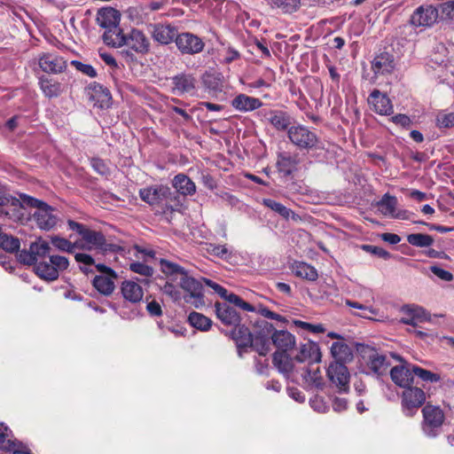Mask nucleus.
I'll return each instance as SVG.
<instances>
[{
  "instance_id": "nucleus-48",
  "label": "nucleus",
  "mask_w": 454,
  "mask_h": 454,
  "mask_svg": "<svg viewBox=\"0 0 454 454\" xmlns=\"http://www.w3.org/2000/svg\"><path fill=\"white\" fill-rule=\"evenodd\" d=\"M20 246L19 239L3 233L0 240V247L8 252H14L20 248Z\"/></svg>"
},
{
  "instance_id": "nucleus-36",
  "label": "nucleus",
  "mask_w": 454,
  "mask_h": 454,
  "mask_svg": "<svg viewBox=\"0 0 454 454\" xmlns=\"http://www.w3.org/2000/svg\"><path fill=\"white\" fill-rule=\"evenodd\" d=\"M35 271L40 278L47 281H53L59 278V272L50 262H41L35 264Z\"/></svg>"
},
{
  "instance_id": "nucleus-50",
  "label": "nucleus",
  "mask_w": 454,
  "mask_h": 454,
  "mask_svg": "<svg viewBox=\"0 0 454 454\" xmlns=\"http://www.w3.org/2000/svg\"><path fill=\"white\" fill-rule=\"evenodd\" d=\"M345 303L347 306H348L350 308H355V309H360L361 313H357L356 315L360 316L362 317L372 318L369 314H372V315L377 314L376 309L371 306H367V305H364V304H362V303H359L356 301H352L350 300H346Z\"/></svg>"
},
{
  "instance_id": "nucleus-7",
  "label": "nucleus",
  "mask_w": 454,
  "mask_h": 454,
  "mask_svg": "<svg viewBox=\"0 0 454 454\" xmlns=\"http://www.w3.org/2000/svg\"><path fill=\"white\" fill-rule=\"evenodd\" d=\"M170 195V189L164 185H152L139 191V196L143 201L154 207L157 211L160 209L162 213L166 212L164 206L167 207V201Z\"/></svg>"
},
{
  "instance_id": "nucleus-12",
  "label": "nucleus",
  "mask_w": 454,
  "mask_h": 454,
  "mask_svg": "<svg viewBox=\"0 0 454 454\" xmlns=\"http://www.w3.org/2000/svg\"><path fill=\"white\" fill-rule=\"evenodd\" d=\"M439 17V12L432 5L420 6L411 17V23L415 27H430Z\"/></svg>"
},
{
  "instance_id": "nucleus-14",
  "label": "nucleus",
  "mask_w": 454,
  "mask_h": 454,
  "mask_svg": "<svg viewBox=\"0 0 454 454\" xmlns=\"http://www.w3.org/2000/svg\"><path fill=\"white\" fill-rule=\"evenodd\" d=\"M390 376L395 384L401 387H410L413 382V364L404 363L394 366L390 370Z\"/></svg>"
},
{
  "instance_id": "nucleus-13",
  "label": "nucleus",
  "mask_w": 454,
  "mask_h": 454,
  "mask_svg": "<svg viewBox=\"0 0 454 454\" xmlns=\"http://www.w3.org/2000/svg\"><path fill=\"white\" fill-rule=\"evenodd\" d=\"M403 316L401 317L400 322L411 325L418 326L420 323L430 321V315L422 308L416 305H405L402 308Z\"/></svg>"
},
{
  "instance_id": "nucleus-16",
  "label": "nucleus",
  "mask_w": 454,
  "mask_h": 454,
  "mask_svg": "<svg viewBox=\"0 0 454 454\" xmlns=\"http://www.w3.org/2000/svg\"><path fill=\"white\" fill-rule=\"evenodd\" d=\"M300 159L297 154L283 152L278 154L276 165L280 173L288 176L297 171Z\"/></svg>"
},
{
  "instance_id": "nucleus-59",
  "label": "nucleus",
  "mask_w": 454,
  "mask_h": 454,
  "mask_svg": "<svg viewBox=\"0 0 454 454\" xmlns=\"http://www.w3.org/2000/svg\"><path fill=\"white\" fill-rule=\"evenodd\" d=\"M430 270L437 276L440 279L443 281H452L453 280V274L450 271H448L446 270H443L437 265H433L430 267Z\"/></svg>"
},
{
  "instance_id": "nucleus-34",
  "label": "nucleus",
  "mask_w": 454,
  "mask_h": 454,
  "mask_svg": "<svg viewBox=\"0 0 454 454\" xmlns=\"http://www.w3.org/2000/svg\"><path fill=\"white\" fill-rule=\"evenodd\" d=\"M173 90L178 93H188L195 88V79L191 75L182 74L173 78Z\"/></svg>"
},
{
  "instance_id": "nucleus-62",
  "label": "nucleus",
  "mask_w": 454,
  "mask_h": 454,
  "mask_svg": "<svg viewBox=\"0 0 454 454\" xmlns=\"http://www.w3.org/2000/svg\"><path fill=\"white\" fill-rule=\"evenodd\" d=\"M364 249L385 260L391 257V254L387 251L379 247L367 245L364 246Z\"/></svg>"
},
{
  "instance_id": "nucleus-15",
  "label": "nucleus",
  "mask_w": 454,
  "mask_h": 454,
  "mask_svg": "<svg viewBox=\"0 0 454 454\" xmlns=\"http://www.w3.org/2000/svg\"><path fill=\"white\" fill-rule=\"evenodd\" d=\"M371 108L380 115H390L393 113V105L386 94L379 90L372 91L368 98Z\"/></svg>"
},
{
  "instance_id": "nucleus-41",
  "label": "nucleus",
  "mask_w": 454,
  "mask_h": 454,
  "mask_svg": "<svg viewBox=\"0 0 454 454\" xmlns=\"http://www.w3.org/2000/svg\"><path fill=\"white\" fill-rule=\"evenodd\" d=\"M188 321L193 327L200 331H207L212 325L210 318L195 311L190 313Z\"/></svg>"
},
{
  "instance_id": "nucleus-20",
  "label": "nucleus",
  "mask_w": 454,
  "mask_h": 454,
  "mask_svg": "<svg viewBox=\"0 0 454 454\" xmlns=\"http://www.w3.org/2000/svg\"><path fill=\"white\" fill-rule=\"evenodd\" d=\"M217 318L225 325H236L240 323L239 314L227 303L215 304Z\"/></svg>"
},
{
  "instance_id": "nucleus-38",
  "label": "nucleus",
  "mask_w": 454,
  "mask_h": 454,
  "mask_svg": "<svg viewBox=\"0 0 454 454\" xmlns=\"http://www.w3.org/2000/svg\"><path fill=\"white\" fill-rule=\"evenodd\" d=\"M273 364L282 373H288L293 370V362L286 352H275Z\"/></svg>"
},
{
  "instance_id": "nucleus-61",
  "label": "nucleus",
  "mask_w": 454,
  "mask_h": 454,
  "mask_svg": "<svg viewBox=\"0 0 454 454\" xmlns=\"http://www.w3.org/2000/svg\"><path fill=\"white\" fill-rule=\"evenodd\" d=\"M90 164L94 170L102 176L107 175L109 173L107 165L101 159L93 158L90 160Z\"/></svg>"
},
{
  "instance_id": "nucleus-37",
  "label": "nucleus",
  "mask_w": 454,
  "mask_h": 454,
  "mask_svg": "<svg viewBox=\"0 0 454 454\" xmlns=\"http://www.w3.org/2000/svg\"><path fill=\"white\" fill-rule=\"evenodd\" d=\"M379 211L386 216H394L397 207V199L395 196L385 194L377 203Z\"/></svg>"
},
{
  "instance_id": "nucleus-33",
  "label": "nucleus",
  "mask_w": 454,
  "mask_h": 454,
  "mask_svg": "<svg viewBox=\"0 0 454 454\" xmlns=\"http://www.w3.org/2000/svg\"><path fill=\"white\" fill-rule=\"evenodd\" d=\"M126 35H124L119 26L105 31L103 41L106 44L113 47H121L125 44Z\"/></svg>"
},
{
  "instance_id": "nucleus-44",
  "label": "nucleus",
  "mask_w": 454,
  "mask_h": 454,
  "mask_svg": "<svg viewBox=\"0 0 454 454\" xmlns=\"http://www.w3.org/2000/svg\"><path fill=\"white\" fill-rule=\"evenodd\" d=\"M263 205L266 206L267 207L270 208L274 212L278 213V215H280L282 217H284L286 219H288L291 216L293 218H294V216H295V214L291 209L287 208L281 203L277 202L271 199H264Z\"/></svg>"
},
{
  "instance_id": "nucleus-42",
  "label": "nucleus",
  "mask_w": 454,
  "mask_h": 454,
  "mask_svg": "<svg viewBox=\"0 0 454 454\" xmlns=\"http://www.w3.org/2000/svg\"><path fill=\"white\" fill-rule=\"evenodd\" d=\"M317 363H310L309 367L306 369L303 378L307 382H309L316 387H321L323 385V379L319 371V367L317 365Z\"/></svg>"
},
{
  "instance_id": "nucleus-54",
  "label": "nucleus",
  "mask_w": 454,
  "mask_h": 454,
  "mask_svg": "<svg viewBox=\"0 0 454 454\" xmlns=\"http://www.w3.org/2000/svg\"><path fill=\"white\" fill-rule=\"evenodd\" d=\"M439 15L444 20L454 21V1L442 4Z\"/></svg>"
},
{
  "instance_id": "nucleus-22",
  "label": "nucleus",
  "mask_w": 454,
  "mask_h": 454,
  "mask_svg": "<svg viewBox=\"0 0 454 454\" xmlns=\"http://www.w3.org/2000/svg\"><path fill=\"white\" fill-rule=\"evenodd\" d=\"M372 68L375 74H388L395 69V60L387 52L376 56L372 63Z\"/></svg>"
},
{
  "instance_id": "nucleus-27",
  "label": "nucleus",
  "mask_w": 454,
  "mask_h": 454,
  "mask_svg": "<svg viewBox=\"0 0 454 454\" xmlns=\"http://www.w3.org/2000/svg\"><path fill=\"white\" fill-rule=\"evenodd\" d=\"M231 106L239 111L249 112L259 108L262 102L259 98L239 94L233 98Z\"/></svg>"
},
{
  "instance_id": "nucleus-53",
  "label": "nucleus",
  "mask_w": 454,
  "mask_h": 454,
  "mask_svg": "<svg viewBox=\"0 0 454 454\" xmlns=\"http://www.w3.org/2000/svg\"><path fill=\"white\" fill-rule=\"evenodd\" d=\"M248 347H253L260 356H266L270 350V343L269 340L255 337L253 340V343Z\"/></svg>"
},
{
  "instance_id": "nucleus-24",
  "label": "nucleus",
  "mask_w": 454,
  "mask_h": 454,
  "mask_svg": "<svg viewBox=\"0 0 454 454\" xmlns=\"http://www.w3.org/2000/svg\"><path fill=\"white\" fill-rule=\"evenodd\" d=\"M121 291L123 298L131 303L139 302L144 296L143 288L133 280L123 281Z\"/></svg>"
},
{
  "instance_id": "nucleus-45",
  "label": "nucleus",
  "mask_w": 454,
  "mask_h": 454,
  "mask_svg": "<svg viewBox=\"0 0 454 454\" xmlns=\"http://www.w3.org/2000/svg\"><path fill=\"white\" fill-rule=\"evenodd\" d=\"M51 243L54 247L58 250L67 253H74L75 248L78 247V242L72 243L68 239L65 238H61L59 236H51Z\"/></svg>"
},
{
  "instance_id": "nucleus-63",
  "label": "nucleus",
  "mask_w": 454,
  "mask_h": 454,
  "mask_svg": "<svg viewBox=\"0 0 454 454\" xmlns=\"http://www.w3.org/2000/svg\"><path fill=\"white\" fill-rule=\"evenodd\" d=\"M146 309L148 313L153 317H160L162 314L160 303L154 300L147 301Z\"/></svg>"
},
{
  "instance_id": "nucleus-51",
  "label": "nucleus",
  "mask_w": 454,
  "mask_h": 454,
  "mask_svg": "<svg viewBox=\"0 0 454 454\" xmlns=\"http://www.w3.org/2000/svg\"><path fill=\"white\" fill-rule=\"evenodd\" d=\"M414 375H417L419 379L427 382H437L441 379L439 374L413 364V376Z\"/></svg>"
},
{
  "instance_id": "nucleus-28",
  "label": "nucleus",
  "mask_w": 454,
  "mask_h": 454,
  "mask_svg": "<svg viewBox=\"0 0 454 454\" xmlns=\"http://www.w3.org/2000/svg\"><path fill=\"white\" fill-rule=\"evenodd\" d=\"M172 185L181 195H193L196 192V185L192 179L184 174L175 176Z\"/></svg>"
},
{
  "instance_id": "nucleus-1",
  "label": "nucleus",
  "mask_w": 454,
  "mask_h": 454,
  "mask_svg": "<svg viewBox=\"0 0 454 454\" xmlns=\"http://www.w3.org/2000/svg\"><path fill=\"white\" fill-rule=\"evenodd\" d=\"M24 202L35 209L32 215L38 228L50 231L57 225L59 217L52 207L33 197H25Z\"/></svg>"
},
{
  "instance_id": "nucleus-47",
  "label": "nucleus",
  "mask_w": 454,
  "mask_h": 454,
  "mask_svg": "<svg viewBox=\"0 0 454 454\" xmlns=\"http://www.w3.org/2000/svg\"><path fill=\"white\" fill-rule=\"evenodd\" d=\"M255 327L257 328L255 338L269 340V337H271L272 333L275 332L273 325L265 320L258 321Z\"/></svg>"
},
{
  "instance_id": "nucleus-46",
  "label": "nucleus",
  "mask_w": 454,
  "mask_h": 454,
  "mask_svg": "<svg viewBox=\"0 0 454 454\" xmlns=\"http://www.w3.org/2000/svg\"><path fill=\"white\" fill-rule=\"evenodd\" d=\"M12 432L0 424V449L4 450H12L15 447V442L12 439Z\"/></svg>"
},
{
  "instance_id": "nucleus-25",
  "label": "nucleus",
  "mask_w": 454,
  "mask_h": 454,
  "mask_svg": "<svg viewBox=\"0 0 454 454\" xmlns=\"http://www.w3.org/2000/svg\"><path fill=\"white\" fill-rule=\"evenodd\" d=\"M272 343L278 348V352H286L295 345V337L289 332L275 331L271 335Z\"/></svg>"
},
{
  "instance_id": "nucleus-64",
  "label": "nucleus",
  "mask_w": 454,
  "mask_h": 454,
  "mask_svg": "<svg viewBox=\"0 0 454 454\" xmlns=\"http://www.w3.org/2000/svg\"><path fill=\"white\" fill-rule=\"evenodd\" d=\"M19 260L22 263L27 264V265H32V264H35L36 263V262L35 260V257L32 254L30 249L20 251V253L19 254Z\"/></svg>"
},
{
  "instance_id": "nucleus-10",
  "label": "nucleus",
  "mask_w": 454,
  "mask_h": 454,
  "mask_svg": "<svg viewBox=\"0 0 454 454\" xmlns=\"http://www.w3.org/2000/svg\"><path fill=\"white\" fill-rule=\"evenodd\" d=\"M176 45L183 54L193 55L203 51L205 43L198 35L189 32L181 33L176 37Z\"/></svg>"
},
{
  "instance_id": "nucleus-2",
  "label": "nucleus",
  "mask_w": 454,
  "mask_h": 454,
  "mask_svg": "<svg viewBox=\"0 0 454 454\" xmlns=\"http://www.w3.org/2000/svg\"><path fill=\"white\" fill-rule=\"evenodd\" d=\"M162 271L167 275L176 276L180 286L190 294L192 298H202V286L193 278L187 275L185 270L176 263L161 261Z\"/></svg>"
},
{
  "instance_id": "nucleus-18",
  "label": "nucleus",
  "mask_w": 454,
  "mask_h": 454,
  "mask_svg": "<svg viewBox=\"0 0 454 454\" xmlns=\"http://www.w3.org/2000/svg\"><path fill=\"white\" fill-rule=\"evenodd\" d=\"M263 117L279 131L288 130L292 124V117L286 112L280 110H269L264 112Z\"/></svg>"
},
{
  "instance_id": "nucleus-5",
  "label": "nucleus",
  "mask_w": 454,
  "mask_h": 454,
  "mask_svg": "<svg viewBox=\"0 0 454 454\" xmlns=\"http://www.w3.org/2000/svg\"><path fill=\"white\" fill-rule=\"evenodd\" d=\"M28 195H20V200L0 192V215H5L13 221H21L26 215V209L29 207L24 202V198Z\"/></svg>"
},
{
  "instance_id": "nucleus-6",
  "label": "nucleus",
  "mask_w": 454,
  "mask_h": 454,
  "mask_svg": "<svg viewBox=\"0 0 454 454\" xmlns=\"http://www.w3.org/2000/svg\"><path fill=\"white\" fill-rule=\"evenodd\" d=\"M422 431L428 437H435L445 419V414L442 409L440 406L427 403L422 409Z\"/></svg>"
},
{
  "instance_id": "nucleus-3",
  "label": "nucleus",
  "mask_w": 454,
  "mask_h": 454,
  "mask_svg": "<svg viewBox=\"0 0 454 454\" xmlns=\"http://www.w3.org/2000/svg\"><path fill=\"white\" fill-rule=\"evenodd\" d=\"M78 242L77 247L86 250H96L103 254L107 253H116L123 249L115 244L109 243L104 234L91 229H87Z\"/></svg>"
},
{
  "instance_id": "nucleus-11",
  "label": "nucleus",
  "mask_w": 454,
  "mask_h": 454,
  "mask_svg": "<svg viewBox=\"0 0 454 454\" xmlns=\"http://www.w3.org/2000/svg\"><path fill=\"white\" fill-rule=\"evenodd\" d=\"M327 377L340 392L345 393L348 390L349 372L343 364L332 363L327 369Z\"/></svg>"
},
{
  "instance_id": "nucleus-29",
  "label": "nucleus",
  "mask_w": 454,
  "mask_h": 454,
  "mask_svg": "<svg viewBox=\"0 0 454 454\" xmlns=\"http://www.w3.org/2000/svg\"><path fill=\"white\" fill-rule=\"evenodd\" d=\"M231 338L236 341L238 347H248L253 343L254 337L249 329L239 323L234 325V329L231 332Z\"/></svg>"
},
{
  "instance_id": "nucleus-9",
  "label": "nucleus",
  "mask_w": 454,
  "mask_h": 454,
  "mask_svg": "<svg viewBox=\"0 0 454 454\" xmlns=\"http://www.w3.org/2000/svg\"><path fill=\"white\" fill-rule=\"evenodd\" d=\"M402 395V407L406 416L411 417L413 411L418 410L426 402L425 392L417 387H407Z\"/></svg>"
},
{
  "instance_id": "nucleus-31",
  "label": "nucleus",
  "mask_w": 454,
  "mask_h": 454,
  "mask_svg": "<svg viewBox=\"0 0 454 454\" xmlns=\"http://www.w3.org/2000/svg\"><path fill=\"white\" fill-rule=\"evenodd\" d=\"M331 354L336 360L335 362L344 363L349 362L353 358L351 348L343 341L333 343L331 347Z\"/></svg>"
},
{
  "instance_id": "nucleus-49",
  "label": "nucleus",
  "mask_w": 454,
  "mask_h": 454,
  "mask_svg": "<svg viewBox=\"0 0 454 454\" xmlns=\"http://www.w3.org/2000/svg\"><path fill=\"white\" fill-rule=\"evenodd\" d=\"M207 250L210 254L221 259L226 260L231 256V251L226 245L209 244Z\"/></svg>"
},
{
  "instance_id": "nucleus-43",
  "label": "nucleus",
  "mask_w": 454,
  "mask_h": 454,
  "mask_svg": "<svg viewBox=\"0 0 454 454\" xmlns=\"http://www.w3.org/2000/svg\"><path fill=\"white\" fill-rule=\"evenodd\" d=\"M407 241L417 247H428L434 243V239L428 234L412 233L407 236Z\"/></svg>"
},
{
  "instance_id": "nucleus-4",
  "label": "nucleus",
  "mask_w": 454,
  "mask_h": 454,
  "mask_svg": "<svg viewBox=\"0 0 454 454\" xmlns=\"http://www.w3.org/2000/svg\"><path fill=\"white\" fill-rule=\"evenodd\" d=\"M358 351L373 374L381 376L387 373L391 364L386 355L369 345H361Z\"/></svg>"
},
{
  "instance_id": "nucleus-32",
  "label": "nucleus",
  "mask_w": 454,
  "mask_h": 454,
  "mask_svg": "<svg viewBox=\"0 0 454 454\" xmlns=\"http://www.w3.org/2000/svg\"><path fill=\"white\" fill-rule=\"evenodd\" d=\"M110 275H98L93 279V286L102 294L110 295L115 288L114 280Z\"/></svg>"
},
{
  "instance_id": "nucleus-19",
  "label": "nucleus",
  "mask_w": 454,
  "mask_h": 454,
  "mask_svg": "<svg viewBox=\"0 0 454 454\" xmlns=\"http://www.w3.org/2000/svg\"><path fill=\"white\" fill-rule=\"evenodd\" d=\"M97 23L106 31L115 27L120 22V13L112 7L101 8L97 13Z\"/></svg>"
},
{
  "instance_id": "nucleus-55",
  "label": "nucleus",
  "mask_w": 454,
  "mask_h": 454,
  "mask_svg": "<svg viewBox=\"0 0 454 454\" xmlns=\"http://www.w3.org/2000/svg\"><path fill=\"white\" fill-rule=\"evenodd\" d=\"M129 269L141 276L144 277H152L153 274V269L146 264L142 262H132L129 265Z\"/></svg>"
},
{
  "instance_id": "nucleus-58",
  "label": "nucleus",
  "mask_w": 454,
  "mask_h": 454,
  "mask_svg": "<svg viewBox=\"0 0 454 454\" xmlns=\"http://www.w3.org/2000/svg\"><path fill=\"white\" fill-rule=\"evenodd\" d=\"M74 258L76 262L84 264V266H81L80 268L85 273H88L87 266H91L95 264V260L93 259V257L84 253H77L74 255Z\"/></svg>"
},
{
  "instance_id": "nucleus-57",
  "label": "nucleus",
  "mask_w": 454,
  "mask_h": 454,
  "mask_svg": "<svg viewBox=\"0 0 454 454\" xmlns=\"http://www.w3.org/2000/svg\"><path fill=\"white\" fill-rule=\"evenodd\" d=\"M50 262L55 267L57 272L65 270L69 266V261L67 257L61 255H51Z\"/></svg>"
},
{
  "instance_id": "nucleus-39",
  "label": "nucleus",
  "mask_w": 454,
  "mask_h": 454,
  "mask_svg": "<svg viewBox=\"0 0 454 454\" xmlns=\"http://www.w3.org/2000/svg\"><path fill=\"white\" fill-rule=\"evenodd\" d=\"M29 249L34 255L35 262L39 259L44 258L51 251L49 243L41 238L37 239L35 242H32L29 246Z\"/></svg>"
},
{
  "instance_id": "nucleus-8",
  "label": "nucleus",
  "mask_w": 454,
  "mask_h": 454,
  "mask_svg": "<svg viewBox=\"0 0 454 454\" xmlns=\"http://www.w3.org/2000/svg\"><path fill=\"white\" fill-rule=\"evenodd\" d=\"M291 143L300 149L315 148L318 143L317 136L303 125L291 126L287 130Z\"/></svg>"
},
{
  "instance_id": "nucleus-35",
  "label": "nucleus",
  "mask_w": 454,
  "mask_h": 454,
  "mask_svg": "<svg viewBox=\"0 0 454 454\" xmlns=\"http://www.w3.org/2000/svg\"><path fill=\"white\" fill-rule=\"evenodd\" d=\"M39 84L42 91L47 98L58 97L63 90L61 83L46 77H41Z\"/></svg>"
},
{
  "instance_id": "nucleus-40",
  "label": "nucleus",
  "mask_w": 454,
  "mask_h": 454,
  "mask_svg": "<svg viewBox=\"0 0 454 454\" xmlns=\"http://www.w3.org/2000/svg\"><path fill=\"white\" fill-rule=\"evenodd\" d=\"M294 272L297 277L314 281L317 278L316 269L305 262H296L294 266Z\"/></svg>"
},
{
  "instance_id": "nucleus-17",
  "label": "nucleus",
  "mask_w": 454,
  "mask_h": 454,
  "mask_svg": "<svg viewBox=\"0 0 454 454\" xmlns=\"http://www.w3.org/2000/svg\"><path fill=\"white\" fill-rule=\"evenodd\" d=\"M150 33L153 38L161 44H168L174 39L176 40L177 35L176 27L168 24L151 25Z\"/></svg>"
},
{
  "instance_id": "nucleus-30",
  "label": "nucleus",
  "mask_w": 454,
  "mask_h": 454,
  "mask_svg": "<svg viewBox=\"0 0 454 454\" xmlns=\"http://www.w3.org/2000/svg\"><path fill=\"white\" fill-rule=\"evenodd\" d=\"M90 98L99 104L100 107H108L112 102V96L109 90L98 83H93L90 87Z\"/></svg>"
},
{
  "instance_id": "nucleus-23",
  "label": "nucleus",
  "mask_w": 454,
  "mask_h": 454,
  "mask_svg": "<svg viewBox=\"0 0 454 454\" xmlns=\"http://www.w3.org/2000/svg\"><path fill=\"white\" fill-rule=\"evenodd\" d=\"M321 358L319 347L313 341H307L300 346L299 353L295 356L298 362L310 361L311 363H318Z\"/></svg>"
},
{
  "instance_id": "nucleus-60",
  "label": "nucleus",
  "mask_w": 454,
  "mask_h": 454,
  "mask_svg": "<svg viewBox=\"0 0 454 454\" xmlns=\"http://www.w3.org/2000/svg\"><path fill=\"white\" fill-rule=\"evenodd\" d=\"M72 65L74 66L77 70L90 77H95L97 75L95 68L90 65L83 64L80 61H72Z\"/></svg>"
},
{
  "instance_id": "nucleus-26",
  "label": "nucleus",
  "mask_w": 454,
  "mask_h": 454,
  "mask_svg": "<svg viewBox=\"0 0 454 454\" xmlns=\"http://www.w3.org/2000/svg\"><path fill=\"white\" fill-rule=\"evenodd\" d=\"M39 66L46 73H59L66 67L62 58L49 53L40 57Z\"/></svg>"
},
{
  "instance_id": "nucleus-21",
  "label": "nucleus",
  "mask_w": 454,
  "mask_h": 454,
  "mask_svg": "<svg viewBox=\"0 0 454 454\" xmlns=\"http://www.w3.org/2000/svg\"><path fill=\"white\" fill-rule=\"evenodd\" d=\"M125 46L137 52L144 53L149 50V41L146 36L138 29H132L129 35H126Z\"/></svg>"
},
{
  "instance_id": "nucleus-56",
  "label": "nucleus",
  "mask_w": 454,
  "mask_h": 454,
  "mask_svg": "<svg viewBox=\"0 0 454 454\" xmlns=\"http://www.w3.org/2000/svg\"><path fill=\"white\" fill-rule=\"evenodd\" d=\"M278 6L286 13H292L298 10L301 0H277Z\"/></svg>"
},
{
  "instance_id": "nucleus-52",
  "label": "nucleus",
  "mask_w": 454,
  "mask_h": 454,
  "mask_svg": "<svg viewBox=\"0 0 454 454\" xmlns=\"http://www.w3.org/2000/svg\"><path fill=\"white\" fill-rule=\"evenodd\" d=\"M436 125L439 128H451L454 127V113L442 111L436 115Z\"/></svg>"
}]
</instances>
